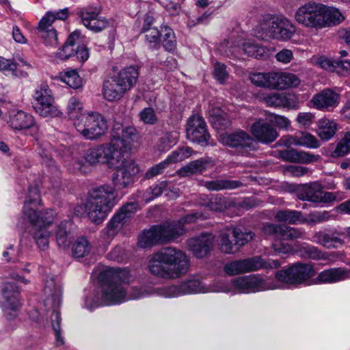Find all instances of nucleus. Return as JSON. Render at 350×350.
<instances>
[{
  "instance_id": "1",
  "label": "nucleus",
  "mask_w": 350,
  "mask_h": 350,
  "mask_svg": "<svg viewBox=\"0 0 350 350\" xmlns=\"http://www.w3.org/2000/svg\"><path fill=\"white\" fill-rule=\"evenodd\" d=\"M98 278L102 283V299H96L92 304L88 297L85 306L90 309L104 305L119 304L129 299L143 298L152 293L150 287L139 286L133 287L131 292L128 294L124 284L129 282L131 274L126 269L107 268L100 272Z\"/></svg>"
},
{
  "instance_id": "2",
  "label": "nucleus",
  "mask_w": 350,
  "mask_h": 350,
  "mask_svg": "<svg viewBox=\"0 0 350 350\" xmlns=\"http://www.w3.org/2000/svg\"><path fill=\"white\" fill-rule=\"evenodd\" d=\"M103 150L95 155H85V159L91 165L98 163L107 164L109 167L116 170L112 175V182L118 189L128 188L139 178L140 172L138 164L131 159L125 158L124 155H109L111 152Z\"/></svg>"
},
{
  "instance_id": "3",
  "label": "nucleus",
  "mask_w": 350,
  "mask_h": 350,
  "mask_svg": "<svg viewBox=\"0 0 350 350\" xmlns=\"http://www.w3.org/2000/svg\"><path fill=\"white\" fill-rule=\"evenodd\" d=\"M189 266V260L186 254L174 247H167L155 253L148 263L153 275L167 280L186 273Z\"/></svg>"
},
{
  "instance_id": "4",
  "label": "nucleus",
  "mask_w": 350,
  "mask_h": 350,
  "mask_svg": "<svg viewBox=\"0 0 350 350\" xmlns=\"http://www.w3.org/2000/svg\"><path fill=\"white\" fill-rule=\"evenodd\" d=\"M115 189L104 185L92 189L85 204V211L93 223H102L117 204Z\"/></svg>"
},
{
  "instance_id": "5",
  "label": "nucleus",
  "mask_w": 350,
  "mask_h": 350,
  "mask_svg": "<svg viewBox=\"0 0 350 350\" xmlns=\"http://www.w3.org/2000/svg\"><path fill=\"white\" fill-rule=\"evenodd\" d=\"M139 138V133L132 126H123L115 122L111 130V139L109 143L101 144L90 148L85 155H95L103 150L111 152L109 155H124V152L130 150L133 144Z\"/></svg>"
},
{
  "instance_id": "6",
  "label": "nucleus",
  "mask_w": 350,
  "mask_h": 350,
  "mask_svg": "<svg viewBox=\"0 0 350 350\" xmlns=\"http://www.w3.org/2000/svg\"><path fill=\"white\" fill-rule=\"evenodd\" d=\"M182 235L183 229L178 224H170V222H166L144 229L139 235L137 244L142 248L165 245L175 241Z\"/></svg>"
},
{
  "instance_id": "7",
  "label": "nucleus",
  "mask_w": 350,
  "mask_h": 350,
  "mask_svg": "<svg viewBox=\"0 0 350 350\" xmlns=\"http://www.w3.org/2000/svg\"><path fill=\"white\" fill-rule=\"evenodd\" d=\"M44 294L45 297L44 300V306L46 310H53L51 314V321L55 332L56 342L57 345H62L64 339L61 336V317L57 310L62 302V287L56 283L53 278H50L46 280Z\"/></svg>"
},
{
  "instance_id": "8",
  "label": "nucleus",
  "mask_w": 350,
  "mask_h": 350,
  "mask_svg": "<svg viewBox=\"0 0 350 350\" xmlns=\"http://www.w3.org/2000/svg\"><path fill=\"white\" fill-rule=\"evenodd\" d=\"M250 79L256 86L280 90L296 88L301 81L297 75L284 72H256Z\"/></svg>"
},
{
  "instance_id": "9",
  "label": "nucleus",
  "mask_w": 350,
  "mask_h": 350,
  "mask_svg": "<svg viewBox=\"0 0 350 350\" xmlns=\"http://www.w3.org/2000/svg\"><path fill=\"white\" fill-rule=\"evenodd\" d=\"M68 16V9L66 8L56 12L49 11L40 20L36 31L46 45L53 47L57 46V33L53 24L57 19L64 21Z\"/></svg>"
},
{
  "instance_id": "10",
  "label": "nucleus",
  "mask_w": 350,
  "mask_h": 350,
  "mask_svg": "<svg viewBox=\"0 0 350 350\" xmlns=\"http://www.w3.org/2000/svg\"><path fill=\"white\" fill-rule=\"evenodd\" d=\"M265 38L286 41L296 32V27L291 20L284 16H277L265 21L260 25Z\"/></svg>"
},
{
  "instance_id": "11",
  "label": "nucleus",
  "mask_w": 350,
  "mask_h": 350,
  "mask_svg": "<svg viewBox=\"0 0 350 350\" xmlns=\"http://www.w3.org/2000/svg\"><path fill=\"white\" fill-rule=\"evenodd\" d=\"M77 131L87 139H96L107 131V120L98 112L87 113L81 120L75 122Z\"/></svg>"
},
{
  "instance_id": "12",
  "label": "nucleus",
  "mask_w": 350,
  "mask_h": 350,
  "mask_svg": "<svg viewBox=\"0 0 350 350\" xmlns=\"http://www.w3.org/2000/svg\"><path fill=\"white\" fill-rule=\"evenodd\" d=\"M137 208V204L135 202L126 203L120 208L102 230L103 237L107 241L112 240L129 221Z\"/></svg>"
},
{
  "instance_id": "13",
  "label": "nucleus",
  "mask_w": 350,
  "mask_h": 350,
  "mask_svg": "<svg viewBox=\"0 0 350 350\" xmlns=\"http://www.w3.org/2000/svg\"><path fill=\"white\" fill-rule=\"evenodd\" d=\"M33 108L42 117H56L60 114L55 105L52 92L46 84H42L35 90L33 95Z\"/></svg>"
},
{
  "instance_id": "14",
  "label": "nucleus",
  "mask_w": 350,
  "mask_h": 350,
  "mask_svg": "<svg viewBox=\"0 0 350 350\" xmlns=\"http://www.w3.org/2000/svg\"><path fill=\"white\" fill-rule=\"evenodd\" d=\"M314 273V269L311 265L296 263L287 269L275 272V278L278 282L284 284H299L309 280Z\"/></svg>"
},
{
  "instance_id": "15",
  "label": "nucleus",
  "mask_w": 350,
  "mask_h": 350,
  "mask_svg": "<svg viewBox=\"0 0 350 350\" xmlns=\"http://www.w3.org/2000/svg\"><path fill=\"white\" fill-rule=\"evenodd\" d=\"M298 198L316 203H329L342 200L344 199V195L342 192L338 191H323L321 184L314 182L303 187L302 189L298 193Z\"/></svg>"
},
{
  "instance_id": "16",
  "label": "nucleus",
  "mask_w": 350,
  "mask_h": 350,
  "mask_svg": "<svg viewBox=\"0 0 350 350\" xmlns=\"http://www.w3.org/2000/svg\"><path fill=\"white\" fill-rule=\"evenodd\" d=\"M230 291L227 287L208 289L199 280L190 279L183 282L179 285H173L163 288L161 295L165 297H174L191 293H206L208 291L229 292Z\"/></svg>"
},
{
  "instance_id": "17",
  "label": "nucleus",
  "mask_w": 350,
  "mask_h": 350,
  "mask_svg": "<svg viewBox=\"0 0 350 350\" xmlns=\"http://www.w3.org/2000/svg\"><path fill=\"white\" fill-rule=\"evenodd\" d=\"M0 305L7 319L12 320L18 315L21 304L20 292L14 283H5L1 288Z\"/></svg>"
},
{
  "instance_id": "18",
  "label": "nucleus",
  "mask_w": 350,
  "mask_h": 350,
  "mask_svg": "<svg viewBox=\"0 0 350 350\" xmlns=\"http://www.w3.org/2000/svg\"><path fill=\"white\" fill-rule=\"evenodd\" d=\"M323 4L308 2L297 9L295 19L304 27L321 29Z\"/></svg>"
},
{
  "instance_id": "19",
  "label": "nucleus",
  "mask_w": 350,
  "mask_h": 350,
  "mask_svg": "<svg viewBox=\"0 0 350 350\" xmlns=\"http://www.w3.org/2000/svg\"><path fill=\"white\" fill-rule=\"evenodd\" d=\"M236 293H254L275 289L281 286L256 275L239 277L232 281Z\"/></svg>"
},
{
  "instance_id": "20",
  "label": "nucleus",
  "mask_w": 350,
  "mask_h": 350,
  "mask_svg": "<svg viewBox=\"0 0 350 350\" xmlns=\"http://www.w3.org/2000/svg\"><path fill=\"white\" fill-rule=\"evenodd\" d=\"M6 122L15 131H30L32 135H36L39 131L33 116L22 110L11 111Z\"/></svg>"
},
{
  "instance_id": "21",
  "label": "nucleus",
  "mask_w": 350,
  "mask_h": 350,
  "mask_svg": "<svg viewBox=\"0 0 350 350\" xmlns=\"http://www.w3.org/2000/svg\"><path fill=\"white\" fill-rule=\"evenodd\" d=\"M187 137L191 142L207 146L210 135L208 133L206 123L202 116L193 115L189 118L187 126Z\"/></svg>"
},
{
  "instance_id": "22",
  "label": "nucleus",
  "mask_w": 350,
  "mask_h": 350,
  "mask_svg": "<svg viewBox=\"0 0 350 350\" xmlns=\"http://www.w3.org/2000/svg\"><path fill=\"white\" fill-rule=\"evenodd\" d=\"M261 232L266 236H278L283 240L293 241L303 239L306 232L303 228H293L282 224L265 223Z\"/></svg>"
},
{
  "instance_id": "23",
  "label": "nucleus",
  "mask_w": 350,
  "mask_h": 350,
  "mask_svg": "<svg viewBox=\"0 0 350 350\" xmlns=\"http://www.w3.org/2000/svg\"><path fill=\"white\" fill-rule=\"evenodd\" d=\"M215 237L211 233H202L187 241L189 250L197 258L207 256L214 247Z\"/></svg>"
},
{
  "instance_id": "24",
  "label": "nucleus",
  "mask_w": 350,
  "mask_h": 350,
  "mask_svg": "<svg viewBox=\"0 0 350 350\" xmlns=\"http://www.w3.org/2000/svg\"><path fill=\"white\" fill-rule=\"evenodd\" d=\"M345 233L336 230L318 231L314 233L312 241L327 249L338 248L345 243Z\"/></svg>"
},
{
  "instance_id": "25",
  "label": "nucleus",
  "mask_w": 350,
  "mask_h": 350,
  "mask_svg": "<svg viewBox=\"0 0 350 350\" xmlns=\"http://www.w3.org/2000/svg\"><path fill=\"white\" fill-rule=\"evenodd\" d=\"M99 10L96 8H86L80 11L79 16L83 24L91 31H100L109 25V22L104 18L98 17Z\"/></svg>"
},
{
  "instance_id": "26",
  "label": "nucleus",
  "mask_w": 350,
  "mask_h": 350,
  "mask_svg": "<svg viewBox=\"0 0 350 350\" xmlns=\"http://www.w3.org/2000/svg\"><path fill=\"white\" fill-rule=\"evenodd\" d=\"M262 265L261 258L254 257L230 262L225 265L224 271L228 275H233L258 270Z\"/></svg>"
},
{
  "instance_id": "27",
  "label": "nucleus",
  "mask_w": 350,
  "mask_h": 350,
  "mask_svg": "<svg viewBox=\"0 0 350 350\" xmlns=\"http://www.w3.org/2000/svg\"><path fill=\"white\" fill-rule=\"evenodd\" d=\"M250 131L254 137L263 144L271 143L278 137L276 129L263 120L252 124Z\"/></svg>"
},
{
  "instance_id": "28",
  "label": "nucleus",
  "mask_w": 350,
  "mask_h": 350,
  "mask_svg": "<svg viewBox=\"0 0 350 350\" xmlns=\"http://www.w3.org/2000/svg\"><path fill=\"white\" fill-rule=\"evenodd\" d=\"M27 210L23 215L33 226L49 228L56 217L53 209H45L39 212L35 209Z\"/></svg>"
},
{
  "instance_id": "29",
  "label": "nucleus",
  "mask_w": 350,
  "mask_h": 350,
  "mask_svg": "<svg viewBox=\"0 0 350 350\" xmlns=\"http://www.w3.org/2000/svg\"><path fill=\"white\" fill-rule=\"evenodd\" d=\"M260 98L268 106L272 107H286L295 109L297 107L296 99L293 96L284 93L272 92L262 94Z\"/></svg>"
},
{
  "instance_id": "30",
  "label": "nucleus",
  "mask_w": 350,
  "mask_h": 350,
  "mask_svg": "<svg viewBox=\"0 0 350 350\" xmlns=\"http://www.w3.org/2000/svg\"><path fill=\"white\" fill-rule=\"evenodd\" d=\"M340 96L330 89H325L314 95L312 103L315 108L323 111H329L339 103Z\"/></svg>"
},
{
  "instance_id": "31",
  "label": "nucleus",
  "mask_w": 350,
  "mask_h": 350,
  "mask_svg": "<svg viewBox=\"0 0 350 350\" xmlns=\"http://www.w3.org/2000/svg\"><path fill=\"white\" fill-rule=\"evenodd\" d=\"M278 156L285 161L304 164L315 163L321 159L319 154L293 148L281 150L278 152Z\"/></svg>"
},
{
  "instance_id": "32",
  "label": "nucleus",
  "mask_w": 350,
  "mask_h": 350,
  "mask_svg": "<svg viewBox=\"0 0 350 350\" xmlns=\"http://www.w3.org/2000/svg\"><path fill=\"white\" fill-rule=\"evenodd\" d=\"M280 140L285 146L293 145L310 149H316L321 146L320 142L308 132H299L295 135L284 137Z\"/></svg>"
},
{
  "instance_id": "33",
  "label": "nucleus",
  "mask_w": 350,
  "mask_h": 350,
  "mask_svg": "<svg viewBox=\"0 0 350 350\" xmlns=\"http://www.w3.org/2000/svg\"><path fill=\"white\" fill-rule=\"evenodd\" d=\"M213 165V163L209 158H201L192 161L182 167L177 171V174L180 177L189 176L196 174H201Z\"/></svg>"
},
{
  "instance_id": "34",
  "label": "nucleus",
  "mask_w": 350,
  "mask_h": 350,
  "mask_svg": "<svg viewBox=\"0 0 350 350\" xmlns=\"http://www.w3.org/2000/svg\"><path fill=\"white\" fill-rule=\"evenodd\" d=\"M350 278V269L332 268L325 269L317 275V283H334Z\"/></svg>"
},
{
  "instance_id": "35",
  "label": "nucleus",
  "mask_w": 350,
  "mask_h": 350,
  "mask_svg": "<svg viewBox=\"0 0 350 350\" xmlns=\"http://www.w3.org/2000/svg\"><path fill=\"white\" fill-rule=\"evenodd\" d=\"M127 92L114 77L104 81L103 85V94L104 98L110 102L120 100Z\"/></svg>"
},
{
  "instance_id": "36",
  "label": "nucleus",
  "mask_w": 350,
  "mask_h": 350,
  "mask_svg": "<svg viewBox=\"0 0 350 350\" xmlns=\"http://www.w3.org/2000/svg\"><path fill=\"white\" fill-rule=\"evenodd\" d=\"M221 142L230 147H250L253 144L252 137L247 133L239 131L232 134L224 135Z\"/></svg>"
},
{
  "instance_id": "37",
  "label": "nucleus",
  "mask_w": 350,
  "mask_h": 350,
  "mask_svg": "<svg viewBox=\"0 0 350 350\" xmlns=\"http://www.w3.org/2000/svg\"><path fill=\"white\" fill-rule=\"evenodd\" d=\"M321 19L323 24H321V29L338 25L343 22L345 18L338 9L323 5Z\"/></svg>"
},
{
  "instance_id": "38",
  "label": "nucleus",
  "mask_w": 350,
  "mask_h": 350,
  "mask_svg": "<svg viewBox=\"0 0 350 350\" xmlns=\"http://www.w3.org/2000/svg\"><path fill=\"white\" fill-rule=\"evenodd\" d=\"M138 70L134 66H130L122 69L115 79L127 91L132 89L136 83L138 78Z\"/></svg>"
},
{
  "instance_id": "39",
  "label": "nucleus",
  "mask_w": 350,
  "mask_h": 350,
  "mask_svg": "<svg viewBox=\"0 0 350 350\" xmlns=\"http://www.w3.org/2000/svg\"><path fill=\"white\" fill-rule=\"evenodd\" d=\"M337 129V124L334 120L323 118L317 122V133L322 140L328 141L332 139Z\"/></svg>"
},
{
  "instance_id": "40",
  "label": "nucleus",
  "mask_w": 350,
  "mask_h": 350,
  "mask_svg": "<svg viewBox=\"0 0 350 350\" xmlns=\"http://www.w3.org/2000/svg\"><path fill=\"white\" fill-rule=\"evenodd\" d=\"M275 219L279 222L292 225L307 222V219L304 217L301 211L290 209L278 211L275 215Z\"/></svg>"
},
{
  "instance_id": "41",
  "label": "nucleus",
  "mask_w": 350,
  "mask_h": 350,
  "mask_svg": "<svg viewBox=\"0 0 350 350\" xmlns=\"http://www.w3.org/2000/svg\"><path fill=\"white\" fill-rule=\"evenodd\" d=\"M80 33L79 31H74L70 34L63 47L57 53V57L60 59H67L74 56L77 44L79 42Z\"/></svg>"
},
{
  "instance_id": "42",
  "label": "nucleus",
  "mask_w": 350,
  "mask_h": 350,
  "mask_svg": "<svg viewBox=\"0 0 350 350\" xmlns=\"http://www.w3.org/2000/svg\"><path fill=\"white\" fill-rule=\"evenodd\" d=\"M243 185V184L239 180L229 179H217L204 183V187L211 191L232 190L241 187Z\"/></svg>"
},
{
  "instance_id": "43",
  "label": "nucleus",
  "mask_w": 350,
  "mask_h": 350,
  "mask_svg": "<svg viewBox=\"0 0 350 350\" xmlns=\"http://www.w3.org/2000/svg\"><path fill=\"white\" fill-rule=\"evenodd\" d=\"M32 237L40 250H46L49 246V238L51 235L49 228L32 226Z\"/></svg>"
},
{
  "instance_id": "44",
  "label": "nucleus",
  "mask_w": 350,
  "mask_h": 350,
  "mask_svg": "<svg viewBox=\"0 0 350 350\" xmlns=\"http://www.w3.org/2000/svg\"><path fill=\"white\" fill-rule=\"evenodd\" d=\"M57 78L73 89L82 87L83 81L76 69L68 68L59 73Z\"/></svg>"
},
{
  "instance_id": "45",
  "label": "nucleus",
  "mask_w": 350,
  "mask_h": 350,
  "mask_svg": "<svg viewBox=\"0 0 350 350\" xmlns=\"http://www.w3.org/2000/svg\"><path fill=\"white\" fill-rule=\"evenodd\" d=\"M67 113L74 122L81 120L87 114L83 111L82 103L76 97H72L68 100Z\"/></svg>"
},
{
  "instance_id": "46",
  "label": "nucleus",
  "mask_w": 350,
  "mask_h": 350,
  "mask_svg": "<svg viewBox=\"0 0 350 350\" xmlns=\"http://www.w3.org/2000/svg\"><path fill=\"white\" fill-rule=\"evenodd\" d=\"M242 49L245 54L255 58L264 57L267 53V49L254 40H247L242 44Z\"/></svg>"
},
{
  "instance_id": "47",
  "label": "nucleus",
  "mask_w": 350,
  "mask_h": 350,
  "mask_svg": "<svg viewBox=\"0 0 350 350\" xmlns=\"http://www.w3.org/2000/svg\"><path fill=\"white\" fill-rule=\"evenodd\" d=\"M298 252L301 257L312 260H321L326 258V254L317 247L307 243L299 248Z\"/></svg>"
},
{
  "instance_id": "48",
  "label": "nucleus",
  "mask_w": 350,
  "mask_h": 350,
  "mask_svg": "<svg viewBox=\"0 0 350 350\" xmlns=\"http://www.w3.org/2000/svg\"><path fill=\"white\" fill-rule=\"evenodd\" d=\"M91 250L92 245L84 237L77 239L72 247V254L75 258H83L87 256Z\"/></svg>"
},
{
  "instance_id": "49",
  "label": "nucleus",
  "mask_w": 350,
  "mask_h": 350,
  "mask_svg": "<svg viewBox=\"0 0 350 350\" xmlns=\"http://www.w3.org/2000/svg\"><path fill=\"white\" fill-rule=\"evenodd\" d=\"M67 221H62L57 227L56 232V241L58 246L62 249L69 247L71 242V237L67 230Z\"/></svg>"
},
{
  "instance_id": "50",
  "label": "nucleus",
  "mask_w": 350,
  "mask_h": 350,
  "mask_svg": "<svg viewBox=\"0 0 350 350\" xmlns=\"http://www.w3.org/2000/svg\"><path fill=\"white\" fill-rule=\"evenodd\" d=\"M232 234L239 249L252 241L255 236V234L250 230H243L240 228H233Z\"/></svg>"
},
{
  "instance_id": "51",
  "label": "nucleus",
  "mask_w": 350,
  "mask_h": 350,
  "mask_svg": "<svg viewBox=\"0 0 350 350\" xmlns=\"http://www.w3.org/2000/svg\"><path fill=\"white\" fill-rule=\"evenodd\" d=\"M218 247L219 250L225 254H234L239 250L236 242H232L230 234L226 232H221L219 235Z\"/></svg>"
},
{
  "instance_id": "52",
  "label": "nucleus",
  "mask_w": 350,
  "mask_h": 350,
  "mask_svg": "<svg viewBox=\"0 0 350 350\" xmlns=\"http://www.w3.org/2000/svg\"><path fill=\"white\" fill-rule=\"evenodd\" d=\"M178 139V134L176 132H167L159 139L157 147L159 151L166 152L176 144Z\"/></svg>"
},
{
  "instance_id": "53",
  "label": "nucleus",
  "mask_w": 350,
  "mask_h": 350,
  "mask_svg": "<svg viewBox=\"0 0 350 350\" xmlns=\"http://www.w3.org/2000/svg\"><path fill=\"white\" fill-rule=\"evenodd\" d=\"M349 152H350V131L345 134L329 156L333 158L342 157Z\"/></svg>"
},
{
  "instance_id": "54",
  "label": "nucleus",
  "mask_w": 350,
  "mask_h": 350,
  "mask_svg": "<svg viewBox=\"0 0 350 350\" xmlns=\"http://www.w3.org/2000/svg\"><path fill=\"white\" fill-rule=\"evenodd\" d=\"M193 152V149L189 146L180 147L169 154L166 159L170 165L189 159Z\"/></svg>"
},
{
  "instance_id": "55",
  "label": "nucleus",
  "mask_w": 350,
  "mask_h": 350,
  "mask_svg": "<svg viewBox=\"0 0 350 350\" xmlns=\"http://www.w3.org/2000/svg\"><path fill=\"white\" fill-rule=\"evenodd\" d=\"M40 196L37 187H30L26 197L23 207V214L26 209H34L33 207L40 204Z\"/></svg>"
},
{
  "instance_id": "56",
  "label": "nucleus",
  "mask_w": 350,
  "mask_h": 350,
  "mask_svg": "<svg viewBox=\"0 0 350 350\" xmlns=\"http://www.w3.org/2000/svg\"><path fill=\"white\" fill-rule=\"evenodd\" d=\"M213 126L217 130L226 129L230 124L228 115L223 111L213 112L211 118Z\"/></svg>"
},
{
  "instance_id": "57",
  "label": "nucleus",
  "mask_w": 350,
  "mask_h": 350,
  "mask_svg": "<svg viewBox=\"0 0 350 350\" xmlns=\"http://www.w3.org/2000/svg\"><path fill=\"white\" fill-rule=\"evenodd\" d=\"M167 183L161 181L158 185L149 187L144 193L143 198L146 202H149L159 196L167 187Z\"/></svg>"
},
{
  "instance_id": "58",
  "label": "nucleus",
  "mask_w": 350,
  "mask_h": 350,
  "mask_svg": "<svg viewBox=\"0 0 350 350\" xmlns=\"http://www.w3.org/2000/svg\"><path fill=\"white\" fill-rule=\"evenodd\" d=\"M142 32L144 33L146 40L154 46L157 45L160 40L161 34L155 27H142Z\"/></svg>"
},
{
  "instance_id": "59",
  "label": "nucleus",
  "mask_w": 350,
  "mask_h": 350,
  "mask_svg": "<svg viewBox=\"0 0 350 350\" xmlns=\"http://www.w3.org/2000/svg\"><path fill=\"white\" fill-rule=\"evenodd\" d=\"M170 164L167 159L154 165L150 167L144 174V178L151 179L158 175H160L164 172L165 169L169 167Z\"/></svg>"
},
{
  "instance_id": "60",
  "label": "nucleus",
  "mask_w": 350,
  "mask_h": 350,
  "mask_svg": "<svg viewBox=\"0 0 350 350\" xmlns=\"http://www.w3.org/2000/svg\"><path fill=\"white\" fill-rule=\"evenodd\" d=\"M163 36V45L166 51H172L176 47V39L173 31L165 27Z\"/></svg>"
},
{
  "instance_id": "61",
  "label": "nucleus",
  "mask_w": 350,
  "mask_h": 350,
  "mask_svg": "<svg viewBox=\"0 0 350 350\" xmlns=\"http://www.w3.org/2000/svg\"><path fill=\"white\" fill-rule=\"evenodd\" d=\"M204 206L207 207L209 210L215 212H220L226 207L224 200L219 197L213 196L207 202L204 204Z\"/></svg>"
},
{
  "instance_id": "62",
  "label": "nucleus",
  "mask_w": 350,
  "mask_h": 350,
  "mask_svg": "<svg viewBox=\"0 0 350 350\" xmlns=\"http://www.w3.org/2000/svg\"><path fill=\"white\" fill-rule=\"evenodd\" d=\"M331 215L328 211H315L309 215V219L304 224H318L328 221Z\"/></svg>"
},
{
  "instance_id": "63",
  "label": "nucleus",
  "mask_w": 350,
  "mask_h": 350,
  "mask_svg": "<svg viewBox=\"0 0 350 350\" xmlns=\"http://www.w3.org/2000/svg\"><path fill=\"white\" fill-rule=\"evenodd\" d=\"M38 153L42 159V163L45 165L46 167L50 168L52 171H56L57 170L55 162L52 158L51 151L40 148Z\"/></svg>"
},
{
  "instance_id": "64",
  "label": "nucleus",
  "mask_w": 350,
  "mask_h": 350,
  "mask_svg": "<svg viewBox=\"0 0 350 350\" xmlns=\"http://www.w3.org/2000/svg\"><path fill=\"white\" fill-rule=\"evenodd\" d=\"M140 120L145 124H154L157 118L154 111L151 107H146L139 113Z\"/></svg>"
}]
</instances>
